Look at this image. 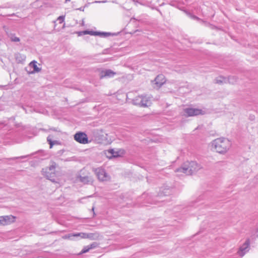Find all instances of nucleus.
I'll return each instance as SVG.
<instances>
[{
    "instance_id": "27",
    "label": "nucleus",
    "mask_w": 258,
    "mask_h": 258,
    "mask_svg": "<svg viewBox=\"0 0 258 258\" xmlns=\"http://www.w3.org/2000/svg\"><path fill=\"white\" fill-rule=\"evenodd\" d=\"M228 81L230 83L234 84L237 82V78L234 76H231L229 77Z\"/></svg>"
},
{
    "instance_id": "13",
    "label": "nucleus",
    "mask_w": 258,
    "mask_h": 258,
    "mask_svg": "<svg viewBox=\"0 0 258 258\" xmlns=\"http://www.w3.org/2000/svg\"><path fill=\"white\" fill-rule=\"evenodd\" d=\"M140 107H148L151 104V97L147 95H142Z\"/></svg>"
},
{
    "instance_id": "19",
    "label": "nucleus",
    "mask_w": 258,
    "mask_h": 258,
    "mask_svg": "<svg viewBox=\"0 0 258 258\" xmlns=\"http://www.w3.org/2000/svg\"><path fill=\"white\" fill-rule=\"evenodd\" d=\"M29 67L33 69V71L31 73H34L35 72H39L40 71V69H39L37 66V61L35 60H33L31 61L29 63Z\"/></svg>"
},
{
    "instance_id": "1",
    "label": "nucleus",
    "mask_w": 258,
    "mask_h": 258,
    "mask_svg": "<svg viewBox=\"0 0 258 258\" xmlns=\"http://www.w3.org/2000/svg\"><path fill=\"white\" fill-rule=\"evenodd\" d=\"M200 168V165L198 164L196 161H186L183 163L181 167L176 169L175 172L177 173L178 176L183 174L191 175Z\"/></svg>"
},
{
    "instance_id": "4",
    "label": "nucleus",
    "mask_w": 258,
    "mask_h": 258,
    "mask_svg": "<svg viewBox=\"0 0 258 258\" xmlns=\"http://www.w3.org/2000/svg\"><path fill=\"white\" fill-rule=\"evenodd\" d=\"M94 171L99 180L107 181L109 179V177L104 169L100 167L95 169Z\"/></svg>"
},
{
    "instance_id": "21",
    "label": "nucleus",
    "mask_w": 258,
    "mask_h": 258,
    "mask_svg": "<svg viewBox=\"0 0 258 258\" xmlns=\"http://www.w3.org/2000/svg\"><path fill=\"white\" fill-rule=\"evenodd\" d=\"M107 152L108 154H110V155L108 156L109 158H111V157H117L120 156L119 151H116L113 149H109L107 150Z\"/></svg>"
},
{
    "instance_id": "16",
    "label": "nucleus",
    "mask_w": 258,
    "mask_h": 258,
    "mask_svg": "<svg viewBox=\"0 0 258 258\" xmlns=\"http://www.w3.org/2000/svg\"><path fill=\"white\" fill-rule=\"evenodd\" d=\"M85 239H89L90 240H97L99 237V234L96 233H85Z\"/></svg>"
},
{
    "instance_id": "29",
    "label": "nucleus",
    "mask_w": 258,
    "mask_h": 258,
    "mask_svg": "<svg viewBox=\"0 0 258 258\" xmlns=\"http://www.w3.org/2000/svg\"><path fill=\"white\" fill-rule=\"evenodd\" d=\"M90 250L94 249L98 246V244L97 242H93L92 244L88 245Z\"/></svg>"
},
{
    "instance_id": "23",
    "label": "nucleus",
    "mask_w": 258,
    "mask_h": 258,
    "mask_svg": "<svg viewBox=\"0 0 258 258\" xmlns=\"http://www.w3.org/2000/svg\"><path fill=\"white\" fill-rule=\"evenodd\" d=\"M226 79L222 77H219L216 78L215 80L216 83L219 84H221L223 83H225Z\"/></svg>"
},
{
    "instance_id": "26",
    "label": "nucleus",
    "mask_w": 258,
    "mask_h": 258,
    "mask_svg": "<svg viewBox=\"0 0 258 258\" xmlns=\"http://www.w3.org/2000/svg\"><path fill=\"white\" fill-rule=\"evenodd\" d=\"M16 59L18 62H21L20 58L22 59H24L25 57L24 55H22L20 53H17L16 54Z\"/></svg>"
},
{
    "instance_id": "6",
    "label": "nucleus",
    "mask_w": 258,
    "mask_h": 258,
    "mask_svg": "<svg viewBox=\"0 0 258 258\" xmlns=\"http://www.w3.org/2000/svg\"><path fill=\"white\" fill-rule=\"evenodd\" d=\"M85 233L79 232V233H69L68 234L63 236L62 238L64 239H70L73 240L75 239H85Z\"/></svg>"
},
{
    "instance_id": "25",
    "label": "nucleus",
    "mask_w": 258,
    "mask_h": 258,
    "mask_svg": "<svg viewBox=\"0 0 258 258\" xmlns=\"http://www.w3.org/2000/svg\"><path fill=\"white\" fill-rule=\"evenodd\" d=\"M111 35V33L109 32H99L98 36L101 37H107Z\"/></svg>"
},
{
    "instance_id": "35",
    "label": "nucleus",
    "mask_w": 258,
    "mask_h": 258,
    "mask_svg": "<svg viewBox=\"0 0 258 258\" xmlns=\"http://www.w3.org/2000/svg\"><path fill=\"white\" fill-rule=\"evenodd\" d=\"M250 119H253V117L250 116Z\"/></svg>"
},
{
    "instance_id": "32",
    "label": "nucleus",
    "mask_w": 258,
    "mask_h": 258,
    "mask_svg": "<svg viewBox=\"0 0 258 258\" xmlns=\"http://www.w3.org/2000/svg\"><path fill=\"white\" fill-rule=\"evenodd\" d=\"M69 2H70V0H65V3H67Z\"/></svg>"
},
{
    "instance_id": "28",
    "label": "nucleus",
    "mask_w": 258,
    "mask_h": 258,
    "mask_svg": "<svg viewBox=\"0 0 258 258\" xmlns=\"http://www.w3.org/2000/svg\"><path fill=\"white\" fill-rule=\"evenodd\" d=\"M89 250H90V249H89V246L87 245V246H85L82 249V250L81 251V252H80L79 254H83V253H86V252H88Z\"/></svg>"
},
{
    "instance_id": "5",
    "label": "nucleus",
    "mask_w": 258,
    "mask_h": 258,
    "mask_svg": "<svg viewBox=\"0 0 258 258\" xmlns=\"http://www.w3.org/2000/svg\"><path fill=\"white\" fill-rule=\"evenodd\" d=\"M75 140L78 143L85 144L88 143V138L85 133L78 132L74 135Z\"/></svg>"
},
{
    "instance_id": "34",
    "label": "nucleus",
    "mask_w": 258,
    "mask_h": 258,
    "mask_svg": "<svg viewBox=\"0 0 258 258\" xmlns=\"http://www.w3.org/2000/svg\"><path fill=\"white\" fill-rule=\"evenodd\" d=\"M50 172H51V171H48V174H50Z\"/></svg>"
},
{
    "instance_id": "33",
    "label": "nucleus",
    "mask_w": 258,
    "mask_h": 258,
    "mask_svg": "<svg viewBox=\"0 0 258 258\" xmlns=\"http://www.w3.org/2000/svg\"><path fill=\"white\" fill-rule=\"evenodd\" d=\"M194 18L196 19H198V18L197 17H196V16H194Z\"/></svg>"
},
{
    "instance_id": "9",
    "label": "nucleus",
    "mask_w": 258,
    "mask_h": 258,
    "mask_svg": "<svg viewBox=\"0 0 258 258\" xmlns=\"http://www.w3.org/2000/svg\"><path fill=\"white\" fill-rule=\"evenodd\" d=\"M250 240L249 239L246 240L245 242L240 247L238 251V254L243 256L249 250Z\"/></svg>"
},
{
    "instance_id": "11",
    "label": "nucleus",
    "mask_w": 258,
    "mask_h": 258,
    "mask_svg": "<svg viewBox=\"0 0 258 258\" xmlns=\"http://www.w3.org/2000/svg\"><path fill=\"white\" fill-rule=\"evenodd\" d=\"M207 198V194H204L200 196L195 201H192L191 203V207H198L199 206L204 204V201Z\"/></svg>"
},
{
    "instance_id": "12",
    "label": "nucleus",
    "mask_w": 258,
    "mask_h": 258,
    "mask_svg": "<svg viewBox=\"0 0 258 258\" xmlns=\"http://www.w3.org/2000/svg\"><path fill=\"white\" fill-rule=\"evenodd\" d=\"M115 74V72H114L109 69L101 70L100 72L99 77L100 79H103L104 78H112Z\"/></svg>"
},
{
    "instance_id": "30",
    "label": "nucleus",
    "mask_w": 258,
    "mask_h": 258,
    "mask_svg": "<svg viewBox=\"0 0 258 258\" xmlns=\"http://www.w3.org/2000/svg\"><path fill=\"white\" fill-rule=\"evenodd\" d=\"M47 140L50 145V148H52L54 145V142L49 139V137L47 138Z\"/></svg>"
},
{
    "instance_id": "10",
    "label": "nucleus",
    "mask_w": 258,
    "mask_h": 258,
    "mask_svg": "<svg viewBox=\"0 0 258 258\" xmlns=\"http://www.w3.org/2000/svg\"><path fill=\"white\" fill-rule=\"evenodd\" d=\"M15 220V217L12 215L0 216V225L10 224L14 222Z\"/></svg>"
},
{
    "instance_id": "14",
    "label": "nucleus",
    "mask_w": 258,
    "mask_h": 258,
    "mask_svg": "<svg viewBox=\"0 0 258 258\" xmlns=\"http://www.w3.org/2000/svg\"><path fill=\"white\" fill-rule=\"evenodd\" d=\"M173 189L168 186L161 187L160 192V196H167L171 194Z\"/></svg>"
},
{
    "instance_id": "7",
    "label": "nucleus",
    "mask_w": 258,
    "mask_h": 258,
    "mask_svg": "<svg viewBox=\"0 0 258 258\" xmlns=\"http://www.w3.org/2000/svg\"><path fill=\"white\" fill-rule=\"evenodd\" d=\"M166 82V79L164 76L162 74L158 75L155 79L152 81V84L154 87L160 88Z\"/></svg>"
},
{
    "instance_id": "15",
    "label": "nucleus",
    "mask_w": 258,
    "mask_h": 258,
    "mask_svg": "<svg viewBox=\"0 0 258 258\" xmlns=\"http://www.w3.org/2000/svg\"><path fill=\"white\" fill-rule=\"evenodd\" d=\"M43 174L46 177L47 179L50 181L55 182V172H51L50 174H48V171L42 170Z\"/></svg>"
},
{
    "instance_id": "2",
    "label": "nucleus",
    "mask_w": 258,
    "mask_h": 258,
    "mask_svg": "<svg viewBox=\"0 0 258 258\" xmlns=\"http://www.w3.org/2000/svg\"><path fill=\"white\" fill-rule=\"evenodd\" d=\"M231 142L224 138H217L212 142V147L220 154H224L227 152L231 146Z\"/></svg>"
},
{
    "instance_id": "20",
    "label": "nucleus",
    "mask_w": 258,
    "mask_h": 258,
    "mask_svg": "<svg viewBox=\"0 0 258 258\" xmlns=\"http://www.w3.org/2000/svg\"><path fill=\"white\" fill-rule=\"evenodd\" d=\"M8 37L10 38L12 42H18L20 41L19 37L16 36L15 33L7 32Z\"/></svg>"
},
{
    "instance_id": "17",
    "label": "nucleus",
    "mask_w": 258,
    "mask_h": 258,
    "mask_svg": "<svg viewBox=\"0 0 258 258\" xmlns=\"http://www.w3.org/2000/svg\"><path fill=\"white\" fill-rule=\"evenodd\" d=\"M78 178L81 182H83L84 184H89L93 182L92 179L88 176H79Z\"/></svg>"
},
{
    "instance_id": "36",
    "label": "nucleus",
    "mask_w": 258,
    "mask_h": 258,
    "mask_svg": "<svg viewBox=\"0 0 258 258\" xmlns=\"http://www.w3.org/2000/svg\"><path fill=\"white\" fill-rule=\"evenodd\" d=\"M17 126H20V125L19 124H18V125H16Z\"/></svg>"
},
{
    "instance_id": "24",
    "label": "nucleus",
    "mask_w": 258,
    "mask_h": 258,
    "mask_svg": "<svg viewBox=\"0 0 258 258\" xmlns=\"http://www.w3.org/2000/svg\"><path fill=\"white\" fill-rule=\"evenodd\" d=\"M55 164H52L50 165L49 167H46L44 169H43L42 170H47L50 171L51 172H55Z\"/></svg>"
},
{
    "instance_id": "18",
    "label": "nucleus",
    "mask_w": 258,
    "mask_h": 258,
    "mask_svg": "<svg viewBox=\"0 0 258 258\" xmlns=\"http://www.w3.org/2000/svg\"><path fill=\"white\" fill-rule=\"evenodd\" d=\"M99 31H94L90 30H85L83 31H80L78 33L79 36H82V35L90 34L93 36H98Z\"/></svg>"
},
{
    "instance_id": "31",
    "label": "nucleus",
    "mask_w": 258,
    "mask_h": 258,
    "mask_svg": "<svg viewBox=\"0 0 258 258\" xmlns=\"http://www.w3.org/2000/svg\"><path fill=\"white\" fill-rule=\"evenodd\" d=\"M79 10H80V11H84V8H80L79 9Z\"/></svg>"
},
{
    "instance_id": "22",
    "label": "nucleus",
    "mask_w": 258,
    "mask_h": 258,
    "mask_svg": "<svg viewBox=\"0 0 258 258\" xmlns=\"http://www.w3.org/2000/svg\"><path fill=\"white\" fill-rule=\"evenodd\" d=\"M142 95H139L136 97H135L134 99H133V103L134 105H138L140 106V101L141 100Z\"/></svg>"
},
{
    "instance_id": "3",
    "label": "nucleus",
    "mask_w": 258,
    "mask_h": 258,
    "mask_svg": "<svg viewBox=\"0 0 258 258\" xmlns=\"http://www.w3.org/2000/svg\"><path fill=\"white\" fill-rule=\"evenodd\" d=\"M65 16H59L56 20L54 21V29L56 31H59L65 27Z\"/></svg>"
},
{
    "instance_id": "8",
    "label": "nucleus",
    "mask_w": 258,
    "mask_h": 258,
    "mask_svg": "<svg viewBox=\"0 0 258 258\" xmlns=\"http://www.w3.org/2000/svg\"><path fill=\"white\" fill-rule=\"evenodd\" d=\"M184 112L188 116H193L204 114V111L202 109L194 108H186L184 109Z\"/></svg>"
}]
</instances>
